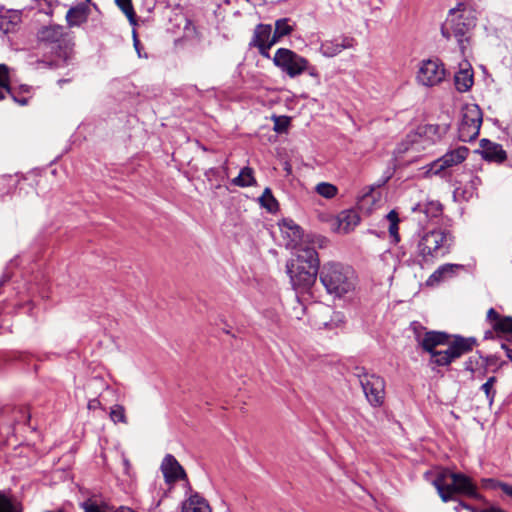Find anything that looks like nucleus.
<instances>
[{"label":"nucleus","mask_w":512,"mask_h":512,"mask_svg":"<svg viewBox=\"0 0 512 512\" xmlns=\"http://www.w3.org/2000/svg\"><path fill=\"white\" fill-rule=\"evenodd\" d=\"M262 207L266 208L267 211L274 213L278 210V202L272 194L270 188H265L263 194L259 198Z\"/></svg>","instance_id":"cd10ccee"},{"label":"nucleus","mask_w":512,"mask_h":512,"mask_svg":"<svg viewBox=\"0 0 512 512\" xmlns=\"http://www.w3.org/2000/svg\"><path fill=\"white\" fill-rule=\"evenodd\" d=\"M20 23V15L16 12L7 11L0 15V31L4 34L12 33Z\"/></svg>","instance_id":"4be33fe9"},{"label":"nucleus","mask_w":512,"mask_h":512,"mask_svg":"<svg viewBox=\"0 0 512 512\" xmlns=\"http://www.w3.org/2000/svg\"><path fill=\"white\" fill-rule=\"evenodd\" d=\"M181 512H212V510L208 502L195 493L182 503Z\"/></svg>","instance_id":"aec40b11"},{"label":"nucleus","mask_w":512,"mask_h":512,"mask_svg":"<svg viewBox=\"0 0 512 512\" xmlns=\"http://www.w3.org/2000/svg\"><path fill=\"white\" fill-rule=\"evenodd\" d=\"M272 32V26L269 24H258L254 30L253 38L250 42V46L260 44H266L269 36Z\"/></svg>","instance_id":"a878e982"},{"label":"nucleus","mask_w":512,"mask_h":512,"mask_svg":"<svg viewBox=\"0 0 512 512\" xmlns=\"http://www.w3.org/2000/svg\"><path fill=\"white\" fill-rule=\"evenodd\" d=\"M354 45V39L350 37H342L331 41H325L321 44L320 51L325 57H334L342 50L351 48Z\"/></svg>","instance_id":"a211bd4d"},{"label":"nucleus","mask_w":512,"mask_h":512,"mask_svg":"<svg viewBox=\"0 0 512 512\" xmlns=\"http://www.w3.org/2000/svg\"><path fill=\"white\" fill-rule=\"evenodd\" d=\"M460 270H464V265L451 263L441 265L429 276L426 284L428 286L437 285L447 279L453 278Z\"/></svg>","instance_id":"f3484780"},{"label":"nucleus","mask_w":512,"mask_h":512,"mask_svg":"<svg viewBox=\"0 0 512 512\" xmlns=\"http://www.w3.org/2000/svg\"><path fill=\"white\" fill-rule=\"evenodd\" d=\"M446 77L444 65L438 60H425L421 63L417 72V81L419 84L432 87L440 84Z\"/></svg>","instance_id":"9b49d317"},{"label":"nucleus","mask_w":512,"mask_h":512,"mask_svg":"<svg viewBox=\"0 0 512 512\" xmlns=\"http://www.w3.org/2000/svg\"><path fill=\"white\" fill-rule=\"evenodd\" d=\"M454 83L459 92H466L473 85V75L468 70H460L454 76Z\"/></svg>","instance_id":"393cba45"},{"label":"nucleus","mask_w":512,"mask_h":512,"mask_svg":"<svg viewBox=\"0 0 512 512\" xmlns=\"http://www.w3.org/2000/svg\"><path fill=\"white\" fill-rule=\"evenodd\" d=\"M454 243L452 233L445 229H432L415 236L409 243L398 248L397 259L408 267L433 264L435 260L449 254Z\"/></svg>","instance_id":"f257e3e1"},{"label":"nucleus","mask_w":512,"mask_h":512,"mask_svg":"<svg viewBox=\"0 0 512 512\" xmlns=\"http://www.w3.org/2000/svg\"><path fill=\"white\" fill-rule=\"evenodd\" d=\"M354 375L358 378L369 404L380 407L385 400V380L375 373H369L364 367H355Z\"/></svg>","instance_id":"0eeeda50"},{"label":"nucleus","mask_w":512,"mask_h":512,"mask_svg":"<svg viewBox=\"0 0 512 512\" xmlns=\"http://www.w3.org/2000/svg\"><path fill=\"white\" fill-rule=\"evenodd\" d=\"M461 509H466L469 512H506L505 510H503L497 506H489V507L478 510L475 507L471 506L470 504H468L464 501H459L458 505L455 507V511L460 512Z\"/></svg>","instance_id":"2f4dec72"},{"label":"nucleus","mask_w":512,"mask_h":512,"mask_svg":"<svg viewBox=\"0 0 512 512\" xmlns=\"http://www.w3.org/2000/svg\"><path fill=\"white\" fill-rule=\"evenodd\" d=\"M110 419L114 423H127V418L125 414V408L122 405L116 404L111 407L110 410Z\"/></svg>","instance_id":"72a5a7b5"},{"label":"nucleus","mask_w":512,"mask_h":512,"mask_svg":"<svg viewBox=\"0 0 512 512\" xmlns=\"http://www.w3.org/2000/svg\"><path fill=\"white\" fill-rule=\"evenodd\" d=\"M497 362H498V357L496 355H489V356H486V357L482 356L481 366L487 368V367H490V366L497 365Z\"/></svg>","instance_id":"79ce46f5"},{"label":"nucleus","mask_w":512,"mask_h":512,"mask_svg":"<svg viewBox=\"0 0 512 512\" xmlns=\"http://www.w3.org/2000/svg\"><path fill=\"white\" fill-rule=\"evenodd\" d=\"M305 72H308V74L313 77L318 76L317 69L314 66H311L309 63H308V69H306Z\"/></svg>","instance_id":"3c124183"},{"label":"nucleus","mask_w":512,"mask_h":512,"mask_svg":"<svg viewBox=\"0 0 512 512\" xmlns=\"http://www.w3.org/2000/svg\"><path fill=\"white\" fill-rule=\"evenodd\" d=\"M45 512H64V510H63V509H58V510H55V511L47 510V511H45Z\"/></svg>","instance_id":"0e129e2a"},{"label":"nucleus","mask_w":512,"mask_h":512,"mask_svg":"<svg viewBox=\"0 0 512 512\" xmlns=\"http://www.w3.org/2000/svg\"><path fill=\"white\" fill-rule=\"evenodd\" d=\"M118 8L127 16L131 24H135L136 14L132 5V0H115Z\"/></svg>","instance_id":"c85d7f7f"},{"label":"nucleus","mask_w":512,"mask_h":512,"mask_svg":"<svg viewBox=\"0 0 512 512\" xmlns=\"http://www.w3.org/2000/svg\"><path fill=\"white\" fill-rule=\"evenodd\" d=\"M476 25L475 9L467 4L458 3L456 7L449 10L448 17L441 26V34L446 40L455 38L464 55Z\"/></svg>","instance_id":"f03ea898"},{"label":"nucleus","mask_w":512,"mask_h":512,"mask_svg":"<svg viewBox=\"0 0 512 512\" xmlns=\"http://www.w3.org/2000/svg\"><path fill=\"white\" fill-rule=\"evenodd\" d=\"M296 258L287 262L286 269L293 288L299 292H307L316 281L320 261L314 247H300Z\"/></svg>","instance_id":"7ed1b4c3"},{"label":"nucleus","mask_w":512,"mask_h":512,"mask_svg":"<svg viewBox=\"0 0 512 512\" xmlns=\"http://www.w3.org/2000/svg\"><path fill=\"white\" fill-rule=\"evenodd\" d=\"M232 184L238 187H250L256 184L254 171L251 167H244L240 170L237 177L232 180Z\"/></svg>","instance_id":"b1692460"},{"label":"nucleus","mask_w":512,"mask_h":512,"mask_svg":"<svg viewBox=\"0 0 512 512\" xmlns=\"http://www.w3.org/2000/svg\"><path fill=\"white\" fill-rule=\"evenodd\" d=\"M438 129L437 125H428L425 127V133H437Z\"/></svg>","instance_id":"603ef678"},{"label":"nucleus","mask_w":512,"mask_h":512,"mask_svg":"<svg viewBox=\"0 0 512 512\" xmlns=\"http://www.w3.org/2000/svg\"><path fill=\"white\" fill-rule=\"evenodd\" d=\"M100 405V401L98 399H92L88 403L89 409H96Z\"/></svg>","instance_id":"864d4df0"},{"label":"nucleus","mask_w":512,"mask_h":512,"mask_svg":"<svg viewBox=\"0 0 512 512\" xmlns=\"http://www.w3.org/2000/svg\"><path fill=\"white\" fill-rule=\"evenodd\" d=\"M253 47H257L258 50H259V53L264 58H268V59L270 58L269 50H270L271 47L267 43L266 44L257 43V45H253Z\"/></svg>","instance_id":"a18cd8bd"},{"label":"nucleus","mask_w":512,"mask_h":512,"mask_svg":"<svg viewBox=\"0 0 512 512\" xmlns=\"http://www.w3.org/2000/svg\"><path fill=\"white\" fill-rule=\"evenodd\" d=\"M0 87H4L7 93H11L9 67L6 64H0Z\"/></svg>","instance_id":"4c0bfd02"},{"label":"nucleus","mask_w":512,"mask_h":512,"mask_svg":"<svg viewBox=\"0 0 512 512\" xmlns=\"http://www.w3.org/2000/svg\"><path fill=\"white\" fill-rule=\"evenodd\" d=\"M482 184V180L479 176L473 175L468 182V184L465 186L464 194H466V198H470L473 196V194L477 191L478 187Z\"/></svg>","instance_id":"c9c22d12"},{"label":"nucleus","mask_w":512,"mask_h":512,"mask_svg":"<svg viewBox=\"0 0 512 512\" xmlns=\"http://www.w3.org/2000/svg\"><path fill=\"white\" fill-rule=\"evenodd\" d=\"M446 345L448 346L447 349L443 350V353L438 354L437 366L450 365L455 359L471 352L478 345V342L475 337L451 335Z\"/></svg>","instance_id":"1a4fd4ad"},{"label":"nucleus","mask_w":512,"mask_h":512,"mask_svg":"<svg viewBox=\"0 0 512 512\" xmlns=\"http://www.w3.org/2000/svg\"><path fill=\"white\" fill-rule=\"evenodd\" d=\"M6 93H7V91L5 90V88L4 87H0V100L5 98V94Z\"/></svg>","instance_id":"4d7b16f0"},{"label":"nucleus","mask_w":512,"mask_h":512,"mask_svg":"<svg viewBox=\"0 0 512 512\" xmlns=\"http://www.w3.org/2000/svg\"><path fill=\"white\" fill-rule=\"evenodd\" d=\"M502 317L494 308H490L487 312V319L491 322L492 326L493 323L501 320Z\"/></svg>","instance_id":"c03bdc74"},{"label":"nucleus","mask_w":512,"mask_h":512,"mask_svg":"<svg viewBox=\"0 0 512 512\" xmlns=\"http://www.w3.org/2000/svg\"><path fill=\"white\" fill-rule=\"evenodd\" d=\"M413 211L423 213L428 220H433L442 215L443 206L439 201H427L417 204Z\"/></svg>","instance_id":"412c9836"},{"label":"nucleus","mask_w":512,"mask_h":512,"mask_svg":"<svg viewBox=\"0 0 512 512\" xmlns=\"http://www.w3.org/2000/svg\"><path fill=\"white\" fill-rule=\"evenodd\" d=\"M22 504L0 491V512H22Z\"/></svg>","instance_id":"bb28decb"},{"label":"nucleus","mask_w":512,"mask_h":512,"mask_svg":"<svg viewBox=\"0 0 512 512\" xmlns=\"http://www.w3.org/2000/svg\"><path fill=\"white\" fill-rule=\"evenodd\" d=\"M274 130L277 133L285 132L290 124V118L287 116H274Z\"/></svg>","instance_id":"e433bc0d"},{"label":"nucleus","mask_w":512,"mask_h":512,"mask_svg":"<svg viewBox=\"0 0 512 512\" xmlns=\"http://www.w3.org/2000/svg\"><path fill=\"white\" fill-rule=\"evenodd\" d=\"M319 278L326 291L341 297L354 289V272L339 263L325 264L319 273Z\"/></svg>","instance_id":"423d86ee"},{"label":"nucleus","mask_w":512,"mask_h":512,"mask_svg":"<svg viewBox=\"0 0 512 512\" xmlns=\"http://www.w3.org/2000/svg\"><path fill=\"white\" fill-rule=\"evenodd\" d=\"M482 356H471L464 362V369L471 373H474L478 367L481 366Z\"/></svg>","instance_id":"ea45409f"},{"label":"nucleus","mask_w":512,"mask_h":512,"mask_svg":"<svg viewBox=\"0 0 512 512\" xmlns=\"http://www.w3.org/2000/svg\"><path fill=\"white\" fill-rule=\"evenodd\" d=\"M502 482L492 479V478H486L482 480V485L486 489H500Z\"/></svg>","instance_id":"a19ab883"},{"label":"nucleus","mask_w":512,"mask_h":512,"mask_svg":"<svg viewBox=\"0 0 512 512\" xmlns=\"http://www.w3.org/2000/svg\"><path fill=\"white\" fill-rule=\"evenodd\" d=\"M497 378L495 376L489 377L487 381L481 386V390L485 393V396L491 405L494 401V397L496 391L494 389V384L496 383Z\"/></svg>","instance_id":"473e14b6"},{"label":"nucleus","mask_w":512,"mask_h":512,"mask_svg":"<svg viewBox=\"0 0 512 512\" xmlns=\"http://www.w3.org/2000/svg\"><path fill=\"white\" fill-rule=\"evenodd\" d=\"M21 90H23L24 92H29L30 87H29V86H27V85H22V86H21Z\"/></svg>","instance_id":"680f3d73"},{"label":"nucleus","mask_w":512,"mask_h":512,"mask_svg":"<svg viewBox=\"0 0 512 512\" xmlns=\"http://www.w3.org/2000/svg\"><path fill=\"white\" fill-rule=\"evenodd\" d=\"M161 471L167 484H174L175 482L187 477L184 468L171 454H167L164 457L161 463Z\"/></svg>","instance_id":"4468645a"},{"label":"nucleus","mask_w":512,"mask_h":512,"mask_svg":"<svg viewBox=\"0 0 512 512\" xmlns=\"http://www.w3.org/2000/svg\"><path fill=\"white\" fill-rule=\"evenodd\" d=\"M282 38V36H277V33L274 31V33L270 34L269 36V39H268V42L267 44L270 45V47H272L273 45H275L280 39Z\"/></svg>","instance_id":"09e8293b"},{"label":"nucleus","mask_w":512,"mask_h":512,"mask_svg":"<svg viewBox=\"0 0 512 512\" xmlns=\"http://www.w3.org/2000/svg\"><path fill=\"white\" fill-rule=\"evenodd\" d=\"M134 46L136 48V50L139 52V40L137 39L136 35L134 34Z\"/></svg>","instance_id":"13d9d810"},{"label":"nucleus","mask_w":512,"mask_h":512,"mask_svg":"<svg viewBox=\"0 0 512 512\" xmlns=\"http://www.w3.org/2000/svg\"><path fill=\"white\" fill-rule=\"evenodd\" d=\"M8 94H9V95L11 96V98H12L16 103H18L19 105H21V106H25V105H27V104H28V98H26V97H21V98H20V97H17V96L14 94V92H13V90H12V89H11V93H8Z\"/></svg>","instance_id":"49530a36"},{"label":"nucleus","mask_w":512,"mask_h":512,"mask_svg":"<svg viewBox=\"0 0 512 512\" xmlns=\"http://www.w3.org/2000/svg\"><path fill=\"white\" fill-rule=\"evenodd\" d=\"M289 21L290 19L288 18H281L276 20L274 31L277 33V36L284 37L293 31V26L289 24Z\"/></svg>","instance_id":"f704fd0d"},{"label":"nucleus","mask_w":512,"mask_h":512,"mask_svg":"<svg viewBox=\"0 0 512 512\" xmlns=\"http://www.w3.org/2000/svg\"><path fill=\"white\" fill-rule=\"evenodd\" d=\"M493 330L497 334H510L512 333V317L503 316L501 320L493 323Z\"/></svg>","instance_id":"c756f323"},{"label":"nucleus","mask_w":512,"mask_h":512,"mask_svg":"<svg viewBox=\"0 0 512 512\" xmlns=\"http://www.w3.org/2000/svg\"><path fill=\"white\" fill-rule=\"evenodd\" d=\"M468 153L469 149L465 146H459L448 151L434 163L436 172L462 163L467 158Z\"/></svg>","instance_id":"dca6fc26"},{"label":"nucleus","mask_w":512,"mask_h":512,"mask_svg":"<svg viewBox=\"0 0 512 512\" xmlns=\"http://www.w3.org/2000/svg\"><path fill=\"white\" fill-rule=\"evenodd\" d=\"M91 1H92V0H85V3H84V4H87V5H88L89 3H91Z\"/></svg>","instance_id":"338daca9"},{"label":"nucleus","mask_w":512,"mask_h":512,"mask_svg":"<svg viewBox=\"0 0 512 512\" xmlns=\"http://www.w3.org/2000/svg\"><path fill=\"white\" fill-rule=\"evenodd\" d=\"M280 230L283 237L287 239L285 244L287 247L296 249V251L300 247H310L308 244L302 242V229L293 220H283L282 224L280 225Z\"/></svg>","instance_id":"ddd939ff"},{"label":"nucleus","mask_w":512,"mask_h":512,"mask_svg":"<svg viewBox=\"0 0 512 512\" xmlns=\"http://www.w3.org/2000/svg\"><path fill=\"white\" fill-rule=\"evenodd\" d=\"M360 222L358 213L354 210H346L339 215V226L344 233H348Z\"/></svg>","instance_id":"5701e85b"},{"label":"nucleus","mask_w":512,"mask_h":512,"mask_svg":"<svg viewBox=\"0 0 512 512\" xmlns=\"http://www.w3.org/2000/svg\"><path fill=\"white\" fill-rule=\"evenodd\" d=\"M37 38L40 44L49 46L51 53L56 56L55 60H40L39 63L49 68H58L69 64L72 48L63 39V28L61 26L50 25L42 27L37 33Z\"/></svg>","instance_id":"39448f33"},{"label":"nucleus","mask_w":512,"mask_h":512,"mask_svg":"<svg viewBox=\"0 0 512 512\" xmlns=\"http://www.w3.org/2000/svg\"><path fill=\"white\" fill-rule=\"evenodd\" d=\"M114 512H134L133 510H131L130 508L128 507H119L117 510H115Z\"/></svg>","instance_id":"5fc2aeb1"},{"label":"nucleus","mask_w":512,"mask_h":512,"mask_svg":"<svg viewBox=\"0 0 512 512\" xmlns=\"http://www.w3.org/2000/svg\"><path fill=\"white\" fill-rule=\"evenodd\" d=\"M506 356L512 362V348L511 349H507Z\"/></svg>","instance_id":"bf43d9fd"},{"label":"nucleus","mask_w":512,"mask_h":512,"mask_svg":"<svg viewBox=\"0 0 512 512\" xmlns=\"http://www.w3.org/2000/svg\"><path fill=\"white\" fill-rule=\"evenodd\" d=\"M90 14V8L87 4H77L71 7L66 13V21L68 26H80L87 22Z\"/></svg>","instance_id":"6ab92c4d"},{"label":"nucleus","mask_w":512,"mask_h":512,"mask_svg":"<svg viewBox=\"0 0 512 512\" xmlns=\"http://www.w3.org/2000/svg\"><path fill=\"white\" fill-rule=\"evenodd\" d=\"M65 82H67V80H65V79H61V80H59V84H61V83H65Z\"/></svg>","instance_id":"69168bd1"},{"label":"nucleus","mask_w":512,"mask_h":512,"mask_svg":"<svg viewBox=\"0 0 512 512\" xmlns=\"http://www.w3.org/2000/svg\"><path fill=\"white\" fill-rule=\"evenodd\" d=\"M491 335H492V332H491V331H487V332L485 333V339L490 338V337H491Z\"/></svg>","instance_id":"e2e57ef3"},{"label":"nucleus","mask_w":512,"mask_h":512,"mask_svg":"<svg viewBox=\"0 0 512 512\" xmlns=\"http://www.w3.org/2000/svg\"><path fill=\"white\" fill-rule=\"evenodd\" d=\"M450 337L451 335L446 332L427 331L422 337H417V341L419 346L430 354V363L436 365V360L439 358L438 354L443 353V350H437L436 348L446 345Z\"/></svg>","instance_id":"f8f14e48"},{"label":"nucleus","mask_w":512,"mask_h":512,"mask_svg":"<svg viewBox=\"0 0 512 512\" xmlns=\"http://www.w3.org/2000/svg\"><path fill=\"white\" fill-rule=\"evenodd\" d=\"M273 63L290 78L303 74L308 69V60L288 48L277 49Z\"/></svg>","instance_id":"9d476101"},{"label":"nucleus","mask_w":512,"mask_h":512,"mask_svg":"<svg viewBox=\"0 0 512 512\" xmlns=\"http://www.w3.org/2000/svg\"><path fill=\"white\" fill-rule=\"evenodd\" d=\"M501 348H502L503 350H505V353H507V349H511V348L509 347V345H507L506 343H502V344H501Z\"/></svg>","instance_id":"052dcab7"},{"label":"nucleus","mask_w":512,"mask_h":512,"mask_svg":"<svg viewBox=\"0 0 512 512\" xmlns=\"http://www.w3.org/2000/svg\"><path fill=\"white\" fill-rule=\"evenodd\" d=\"M398 225H399V223L389 224V228H388L390 236L393 238V241L396 243L400 241Z\"/></svg>","instance_id":"37998d69"},{"label":"nucleus","mask_w":512,"mask_h":512,"mask_svg":"<svg viewBox=\"0 0 512 512\" xmlns=\"http://www.w3.org/2000/svg\"><path fill=\"white\" fill-rule=\"evenodd\" d=\"M475 152L480 153L482 158L488 162L503 163L507 158L502 145L485 138L480 141V149Z\"/></svg>","instance_id":"2eb2a0df"},{"label":"nucleus","mask_w":512,"mask_h":512,"mask_svg":"<svg viewBox=\"0 0 512 512\" xmlns=\"http://www.w3.org/2000/svg\"><path fill=\"white\" fill-rule=\"evenodd\" d=\"M227 161L224 163V165L221 167V168H210L208 169L206 172H205V176L207 177V179L209 181L212 180V178H221L223 179L224 176L222 175V173H224L225 175H227Z\"/></svg>","instance_id":"58836bf2"},{"label":"nucleus","mask_w":512,"mask_h":512,"mask_svg":"<svg viewBox=\"0 0 512 512\" xmlns=\"http://www.w3.org/2000/svg\"><path fill=\"white\" fill-rule=\"evenodd\" d=\"M21 411H22V413H23L24 415H26V417H27V422L29 423V422H30V419H31V415H30L29 410H28V409H26V408H24V409H22Z\"/></svg>","instance_id":"6e6d98bb"},{"label":"nucleus","mask_w":512,"mask_h":512,"mask_svg":"<svg viewBox=\"0 0 512 512\" xmlns=\"http://www.w3.org/2000/svg\"><path fill=\"white\" fill-rule=\"evenodd\" d=\"M483 121V113L477 104H467L462 109L458 128L459 140L470 142L477 138Z\"/></svg>","instance_id":"6e6552de"},{"label":"nucleus","mask_w":512,"mask_h":512,"mask_svg":"<svg viewBox=\"0 0 512 512\" xmlns=\"http://www.w3.org/2000/svg\"><path fill=\"white\" fill-rule=\"evenodd\" d=\"M500 489L503 493L512 498V485L502 482Z\"/></svg>","instance_id":"8fccbe9b"},{"label":"nucleus","mask_w":512,"mask_h":512,"mask_svg":"<svg viewBox=\"0 0 512 512\" xmlns=\"http://www.w3.org/2000/svg\"><path fill=\"white\" fill-rule=\"evenodd\" d=\"M432 485L443 502L455 501L456 496L483 500L477 485L464 473L443 469L436 474Z\"/></svg>","instance_id":"20e7f679"},{"label":"nucleus","mask_w":512,"mask_h":512,"mask_svg":"<svg viewBox=\"0 0 512 512\" xmlns=\"http://www.w3.org/2000/svg\"><path fill=\"white\" fill-rule=\"evenodd\" d=\"M316 192L326 199H331L337 194V187L331 183L321 182L316 186Z\"/></svg>","instance_id":"7c9ffc66"},{"label":"nucleus","mask_w":512,"mask_h":512,"mask_svg":"<svg viewBox=\"0 0 512 512\" xmlns=\"http://www.w3.org/2000/svg\"><path fill=\"white\" fill-rule=\"evenodd\" d=\"M386 219L389 221L390 224L393 223H399V216L398 213L395 210H391L387 215Z\"/></svg>","instance_id":"de8ad7c7"}]
</instances>
